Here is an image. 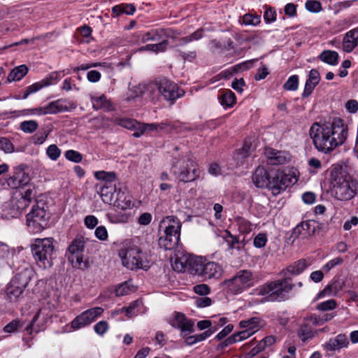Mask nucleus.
I'll list each match as a JSON object with an SVG mask.
<instances>
[{"mask_svg":"<svg viewBox=\"0 0 358 358\" xmlns=\"http://www.w3.org/2000/svg\"><path fill=\"white\" fill-rule=\"evenodd\" d=\"M26 217L27 225L34 232L43 230L47 227L50 218L49 213L43 206H40L38 203L32 207Z\"/></svg>","mask_w":358,"mask_h":358,"instance_id":"9b49d317","label":"nucleus"},{"mask_svg":"<svg viewBox=\"0 0 358 358\" xmlns=\"http://www.w3.org/2000/svg\"><path fill=\"white\" fill-rule=\"evenodd\" d=\"M24 164H20L14 170V173L10 176L8 180V185L12 189H17L24 185H27L30 181V177L27 173L25 172Z\"/></svg>","mask_w":358,"mask_h":358,"instance_id":"2eb2a0df","label":"nucleus"},{"mask_svg":"<svg viewBox=\"0 0 358 358\" xmlns=\"http://www.w3.org/2000/svg\"><path fill=\"white\" fill-rule=\"evenodd\" d=\"M257 282V278L251 270L241 269L230 279L225 280L223 285L231 293L238 294L255 286Z\"/></svg>","mask_w":358,"mask_h":358,"instance_id":"6e6552de","label":"nucleus"},{"mask_svg":"<svg viewBox=\"0 0 358 358\" xmlns=\"http://www.w3.org/2000/svg\"><path fill=\"white\" fill-rule=\"evenodd\" d=\"M358 45V27L348 31L343 38V50L351 52Z\"/></svg>","mask_w":358,"mask_h":358,"instance_id":"412c9836","label":"nucleus"},{"mask_svg":"<svg viewBox=\"0 0 358 358\" xmlns=\"http://www.w3.org/2000/svg\"><path fill=\"white\" fill-rule=\"evenodd\" d=\"M28 73V68L26 65L22 64L13 69L7 77V81L11 83L13 81L20 80Z\"/></svg>","mask_w":358,"mask_h":358,"instance_id":"c756f323","label":"nucleus"},{"mask_svg":"<svg viewBox=\"0 0 358 358\" xmlns=\"http://www.w3.org/2000/svg\"><path fill=\"white\" fill-rule=\"evenodd\" d=\"M38 127V124L35 120H26L20 123V128L25 133H33Z\"/></svg>","mask_w":358,"mask_h":358,"instance_id":"de8ad7c7","label":"nucleus"},{"mask_svg":"<svg viewBox=\"0 0 358 358\" xmlns=\"http://www.w3.org/2000/svg\"><path fill=\"white\" fill-rule=\"evenodd\" d=\"M181 222L176 216L169 215L160 222L159 227L164 228V236L159 238V245L166 250L175 249L180 241Z\"/></svg>","mask_w":358,"mask_h":358,"instance_id":"20e7f679","label":"nucleus"},{"mask_svg":"<svg viewBox=\"0 0 358 358\" xmlns=\"http://www.w3.org/2000/svg\"><path fill=\"white\" fill-rule=\"evenodd\" d=\"M308 266V264L306 259H301L289 265L286 268V271L293 275H297L301 273Z\"/></svg>","mask_w":358,"mask_h":358,"instance_id":"7c9ffc66","label":"nucleus"},{"mask_svg":"<svg viewBox=\"0 0 358 358\" xmlns=\"http://www.w3.org/2000/svg\"><path fill=\"white\" fill-rule=\"evenodd\" d=\"M189 272L197 275L204 280L218 279L222 276V268L214 262H207L201 257H192L189 261Z\"/></svg>","mask_w":358,"mask_h":358,"instance_id":"423d86ee","label":"nucleus"},{"mask_svg":"<svg viewBox=\"0 0 358 358\" xmlns=\"http://www.w3.org/2000/svg\"><path fill=\"white\" fill-rule=\"evenodd\" d=\"M67 257L73 267L76 268L84 271L89 266L87 261L83 259V253L74 255H68Z\"/></svg>","mask_w":358,"mask_h":358,"instance_id":"2f4dec72","label":"nucleus"},{"mask_svg":"<svg viewBox=\"0 0 358 358\" xmlns=\"http://www.w3.org/2000/svg\"><path fill=\"white\" fill-rule=\"evenodd\" d=\"M158 129V124L157 123H151V124H144L141 123V131H134L133 133V136L136 138H138L141 136L145 131H154Z\"/></svg>","mask_w":358,"mask_h":358,"instance_id":"603ef678","label":"nucleus"},{"mask_svg":"<svg viewBox=\"0 0 358 358\" xmlns=\"http://www.w3.org/2000/svg\"><path fill=\"white\" fill-rule=\"evenodd\" d=\"M314 224L315 222L310 220L301 222L293 229L292 236L296 238L300 236L306 238L313 235L315 230Z\"/></svg>","mask_w":358,"mask_h":358,"instance_id":"6ab92c4d","label":"nucleus"},{"mask_svg":"<svg viewBox=\"0 0 358 358\" xmlns=\"http://www.w3.org/2000/svg\"><path fill=\"white\" fill-rule=\"evenodd\" d=\"M90 324V323L87 319L84 312H83L80 315L75 317L71 322V327L74 329H78L89 325Z\"/></svg>","mask_w":358,"mask_h":358,"instance_id":"49530a36","label":"nucleus"},{"mask_svg":"<svg viewBox=\"0 0 358 358\" xmlns=\"http://www.w3.org/2000/svg\"><path fill=\"white\" fill-rule=\"evenodd\" d=\"M236 222L238 231L241 234H248L252 231V224L248 220L242 217H237L236 218Z\"/></svg>","mask_w":358,"mask_h":358,"instance_id":"a19ab883","label":"nucleus"},{"mask_svg":"<svg viewBox=\"0 0 358 358\" xmlns=\"http://www.w3.org/2000/svg\"><path fill=\"white\" fill-rule=\"evenodd\" d=\"M299 87V77L296 75L290 76L283 85V88L287 91H296Z\"/></svg>","mask_w":358,"mask_h":358,"instance_id":"8fccbe9b","label":"nucleus"},{"mask_svg":"<svg viewBox=\"0 0 358 358\" xmlns=\"http://www.w3.org/2000/svg\"><path fill=\"white\" fill-rule=\"evenodd\" d=\"M194 292L201 296H206L210 293V287L206 284L196 285L193 287Z\"/></svg>","mask_w":358,"mask_h":358,"instance_id":"e2e57ef3","label":"nucleus"},{"mask_svg":"<svg viewBox=\"0 0 358 358\" xmlns=\"http://www.w3.org/2000/svg\"><path fill=\"white\" fill-rule=\"evenodd\" d=\"M265 155L267 157V163L271 165L283 164L288 159L286 152L270 148L265 149Z\"/></svg>","mask_w":358,"mask_h":358,"instance_id":"aec40b11","label":"nucleus"},{"mask_svg":"<svg viewBox=\"0 0 358 358\" xmlns=\"http://www.w3.org/2000/svg\"><path fill=\"white\" fill-rule=\"evenodd\" d=\"M130 214L115 210L108 214V218L111 223H127L130 217Z\"/></svg>","mask_w":358,"mask_h":358,"instance_id":"473e14b6","label":"nucleus"},{"mask_svg":"<svg viewBox=\"0 0 358 358\" xmlns=\"http://www.w3.org/2000/svg\"><path fill=\"white\" fill-rule=\"evenodd\" d=\"M169 42L167 40H162L156 44H148L139 48V51L149 50L155 52H164L166 50Z\"/></svg>","mask_w":358,"mask_h":358,"instance_id":"58836bf2","label":"nucleus"},{"mask_svg":"<svg viewBox=\"0 0 358 358\" xmlns=\"http://www.w3.org/2000/svg\"><path fill=\"white\" fill-rule=\"evenodd\" d=\"M344 282L341 280H334L330 285L320 293V295L335 296L342 290Z\"/></svg>","mask_w":358,"mask_h":358,"instance_id":"bb28decb","label":"nucleus"},{"mask_svg":"<svg viewBox=\"0 0 358 358\" xmlns=\"http://www.w3.org/2000/svg\"><path fill=\"white\" fill-rule=\"evenodd\" d=\"M103 309L102 308L95 307L84 311V313L90 323L91 324L92 322L95 320V319L98 316L101 315L103 313Z\"/></svg>","mask_w":358,"mask_h":358,"instance_id":"09e8293b","label":"nucleus"},{"mask_svg":"<svg viewBox=\"0 0 358 358\" xmlns=\"http://www.w3.org/2000/svg\"><path fill=\"white\" fill-rule=\"evenodd\" d=\"M169 323L173 328L180 330V336H185V332L193 333L194 331V322L180 312H175L173 315L169 319Z\"/></svg>","mask_w":358,"mask_h":358,"instance_id":"4468645a","label":"nucleus"},{"mask_svg":"<svg viewBox=\"0 0 358 358\" xmlns=\"http://www.w3.org/2000/svg\"><path fill=\"white\" fill-rule=\"evenodd\" d=\"M218 99L222 106L226 108L232 107L236 103V95L230 90H223L220 92Z\"/></svg>","mask_w":358,"mask_h":358,"instance_id":"a878e982","label":"nucleus"},{"mask_svg":"<svg viewBox=\"0 0 358 358\" xmlns=\"http://www.w3.org/2000/svg\"><path fill=\"white\" fill-rule=\"evenodd\" d=\"M148 89L158 90L164 98L171 101V103L185 94V91L180 89L177 84L165 78L160 79L155 83L150 84Z\"/></svg>","mask_w":358,"mask_h":358,"instance_id":"9d476101","label":"nucleus"},{"mask_svg":"<svg viewBox=\"0 0 358 358\" xmlns=\"http://www.w3.org/2000/svg\"><path fill=\"white\" fill-rule=\"evenodd\" d=\"M36 192L34 188H28L20 194L21 202H29L31 203L36 196Z\"/></svg>","mask_w":358,"mask_h":358,"instance_id":"864d4df0","label":"nucleus"},{"mask_svg":"<svg viewBox=\"0 0 358 358\" xmlns=\"http://www.w3.org/2000/svg\"><path fill=\"white\" fill-rule=\"evenodd\" d=\"M299 336H300L303 341H305L308 338L311 337L312 331L311 329L309 327L308 324L306 323L301 324L299 331Z\"/></svg>","mask_w":358,"mask_h":358,"instance_id":"13d9d810","label":"nucleus"},{"mask_svg":"<svg viewBox=\"0 0 358 358\" xmlns=\"http://www.w3.org/2000/svg\"><path fill=\"white\" fill-rule=\"evenodd\" d=\"M294 287L290 278L268 282L256 289L257 295L264 296V301H282L287 299L286 294Z\"/></svg>","mask_w":358,"mask_h":358,"instance_id":"7ed1b4c3","label":"nucleus"},{"mask_svg":"<svg viewBox=\"0 0 358 358\" xmlns=\"http://www.w3.org/2000/svg\"><path fill=\"white\" fill-rule=\"evenodd\" d=\"M76 105L66 99H59L50 102L48 105L42 107L31 109V113H36L39 115L47 114H56L61 112L69 111L75 109Z\"/></svg>","mask_w":358,"mask_h":358,"instance_id":"f8f14e48","label":"nucleus"},{"mask_svg":"<svg viewBox=\"0 0 358 358\" xmlns=\"http://www.w3.org/2000/svg\"><path fill=\"white\" fill-rule=\"evenodd\" d=\"M267 242L266 234H258L254 238L253 244L257 248H262L265 246Z\"/></svg>","mask_w":358,"mask_h":358,"instance_id":"052dcab7","label":"nucleus"},{"mask_svg":"<svg viewBox=\"0 0 358 358\" xmlns=\"http://www.w3.org/2000/svg\"><path fill=\"white\" fill-rule=\"evenodd\" d=\"M224 240L229 249H236L238 250L241 249V246L238 238L236 236H233L229 231H226Z\"/></svg>","mask_w":358,"mask_h":358,"instance_id":"c03bdc74","label":"nucleus"},{"mask_svg":"<svg viewBox=\"0 0 358 358\" xmlns=\"http://www.w3.org/2000/svg\"><path fill=\"white\" fill-rule=\"evenodd\" d=\"M309 135L317 150L329 153L344 143L348 136V127L342 119L334 118L324 123H313Z\"/></svg>","mask_w":358,"mask_h":358,"instance_id":"f257e3e1","label":"nucleus"},{"mask_svg":"<svg viewBox=\"0 0 358 358\" xmlns=\"http://www.w3.org/2000/svg\"><path fill=\"white\" fill-rule=\"evenodd\" d=\"M0 150L5 153H12L15 152V147L8 138L0 137Z\"/></svg>","mask_w":358,"mask_h":358,"instance_id":"3c124183","label":"nucleus"},{"mask_svg":"<svg viewBox=\"0 0 358 358\" xmlns=\"http://www.w3.org/2000/svg\"><path fill=\"white\" fill-rule=\"evenodd\" d=\"M192 258L176 257L172 263L173 269L177 272H185L186 270L189 271V261Z\"/></svg>","mask_w":358,"mask_h":358,"instance_id":"c9c22d12","label":"nucleus"},{"mask_svg":"<svg viewBox=\"0 0 358 358\" xmlns=\"http://www.w3.org/2000/svg\"><path fill=\"white\" fill-rule=\"evenodd\" d=\"M331 183L335 197L338 200L348 201L357 194L356 183L341 166H334L331 169Z\"/></svg>","mask_w":358,"mask_h":358,"instance_id":"f03ea898","label":"nucleus"},{"mask_svg":"<svg viewBox=\"0 0 358 358\" xmlns=\"http://www.w3.org/2000/svg\"><path fill=\"white\" fill-rule=\"evenodd\" d=\"M46 153L52 160L55 161L59 157L61 150L56 145L52 144L47 148Z\"/></svg>","mask_w":358,"mask_h":358,"instance_id":"4d7b16f0","label":"nucleus"},{"mask_svg":"<svg viewBox=\"0 0 358 358\" xmlns=\"http://www.w3.org/2000/svg\"><path fill=\"white\" fill-rule=\"evenodd\" d=\"M345 108L348 113H355L358 110V101L355 99H350L345 103Z\"/></svg>","mask_w":358,"mask_h":358,"instance_id":"338daca9","label":"nucleus"},{"mask_svg":"<svg viewBox=\"0 0 358 358\" xmlns=\"http://www.w3.org/2000/svg\"><path fill=\"white\" fill-rule=\"evenodd\" d=\"M277 13L275 10L271 7H266V10L264 14V19L266 23H271L276 20Z\"/></svg>","mask_w":358,"mask_h":358,"instance_id":"680f3d73","label":"nucleus"},{"mask_svg":"<svg viewBox=\"0 0 358 358\" xmlns=\"http://www.w3.org/2000/svg\"><path fill=\"white\" fill-rule=\"evenodd\" d=\"M203 37V29H199L190 34L189 36L182 37L178 40V43L175 45L176 48L182 46L193 41H197Z\"/></svg>","mask_w":358,"mask_h":358,"instance_id":"e433bc0d","label":"nucleus"},{"mask_svg":"<svg viewBox=\"0 0 358 358\" xmlns=\"http://www.w3.org/2000/svg\"><path fill=\"white\" fill-rule=\"evenodd\" d=\"M91 101L92 108L95 110H103L104 111H111L114 110L112 103L104 94L99 96H92Z\"/></svg>","mask_w":358,"mask_h":358,"instance_id":"5701e85b","label":"nucleus"},{"mask_svg":"<svg viewBox=\"0 0 358 358\" xmlns=\"http://www.w3.org/2000/svg\"><path fill=\"white\" fill-rule=\"evenodd\" d=\"M171 172L183 182L194 181L199 177L198 165L187 156H182L179 159L174 158Z\"/></svg>","mask_w":358,"mask_h":358,"instance_id":"0eeeda50","label":"nucleus"},{"mask_svg":"<svg viewBox=\"0 0 358 358\" xmlns=\"http://www.w3.org/2000/svg\"><path fill=\"white\" fill-rule=\"evenodd\" d=\"M163 38V29H152L143 34L141 36V42L146 43L149 41H158Z\"/></svg>","mask_w":358,"mask_h":358,"instance_id":"72a5a7b5","label":"nucleus"},{"mask_svg":"<svg viewBox=\"0 0 358 358\" xmlns=\"http://www.w3.org/2000/svg\"><path fill=\"white\" fill-rule=\"evenodd\" d=\"M115 192V185L113 186L108 185H103L99 190L100 196L102 198L103 202H110L112 201V196L113 193Z\"/></svg>","mask_w":358,"mask_h":358,"instance_id":"4c0bfd02","label":"nucleus"},{"mask_svg":"<svg viewBox=\"0 0 358 358\" xmlns=\"http://www.w3.org/2000/svg\"><path fill=\"white\" fill-rule=\"evenodd\" d=\"M261 22V17L257 14L246 13L241 19V23L245 25L257 26Z\"/></svg>","mask_w":358,"mask_h":358,"instance_id":"37998d69","label":"nucleus"},{"mask_svg":"<svg viewBox=\"0 0 358 358\" xmlns=\"http://www.w3.org/2000/svg\"><path fill=\"white\" fill-rule=\"evenodd\" d=\"M58 72H52L49 73L45 78H43L41 81L35 83L29 86L23 95V99H27L30 94L36 92L43 87L52 85L55 81H56L58 79Z\"/></svg>","mask_w":358,"mask_h":358,"instance_id":"dca6fc26","label":"nucleus"},{"mask_svg":"<svg viewBox=\"0 0 358 358\" xmlns=\"http://www.w3.org/2000/svg\"><path fill=\"white\" fill-rule=\"evenodd\" d=\"M260 319L257 317H252L249 320H242L239 324L241 328L247 329L252 331V333L257 332L259 329Z\"/></svg>","mask_w":358,"mask_h":358,"instance_id":"f704fd0d","label":"nucleus"},{"mask_svg":"<svg viewBox=\"0 0 358 358\" xmlns=\"http://www.w3.org/2000/svg\"><path fill=\"white\" fill-rule=\"evenodd\" d=\"M292 183V179L289 176L285 174L283 172L277 171L271 173L267 188L271 190L273 195H278Z\"/></svg>","mask_w":358,"mask_h":358,"instance_id":"ddd939ff","label":"nucleus"},{"mask_svg":"<svg viewBox=\"0 0 358 358\" xmlns=\"http://www.w3.org/2000/svg\"><path fill=\"white\" fill-rule=\"evenodd\" d=\"M317 85L318 84H317V83H314L312 82L310 83L308 80H306L304 90H303V92L301 95L302 97L303 98L308 97L312 94L313 90Z\"/></svg>","mask_w":358,"mask_h":358,"instance_id":"69168bd1","label":"nucleus"},{"mask_svg":"<svg viewBox=\"0 0 358 358\" xmlns=\"http://www.w3.org/2000/svg\"><path fill=\"white\" fill-rule=\"evenodd\" d=\"M336 302L334 299H329L317 305V309L322 311L333 310L336 308Z\"/></svg>","mask_w":358,"mask_h":358,"instance_id":"5fc2aeb1","label":"nucleus"},{"mask_svg":"<svg viewBox=\"0 0 358 358\" xmlns=\"http://www.w3.org/2000/svg\"><path fill=\"white\" fill-rule=\"evenodd\" d=\"M119 255L122 264L127 268L134 270L142 268L147 270L149 268L145 255L136 246H129L122 248Z\"/></svg>","mask_w":358,"mask_h":358,"instance_id":"1a4fd4ad","label":"nucleus"},{"mask_svg":"<svg viewBox=\"0 0 358 358\" xmlns=\"http://www.w3.org/2000/svg\"><path fill=\"white\" fill-rule=\"evenodd\" d=\"M349 345V341L347 336L344 334H340L334 338H331L327 343H325L324 347L327 350L335 351L339 350L343 348H346Z\"/></svg>","mask_w":358,"mask_h":358,"instance_id":"4be33fe9","label":"nucleus"},{"mask_svg":"<svg viewBox=\"0 0 358 358\" xmlns=\"http://www.w3.org/2000/svg\"><path fill=\"white\" fill-rule=\"evenodd\" d=\"M94 176L97 180L105 182V185H108L114 182L116 179V174L115 172H106L104 171H96Z\"/></svg>","mask_w":358,"mask_h":358,"instance_id":"ea45409f","label":"nucleus"},{"mask_svg":"<svg viewBox=\"0 0 358 358\" xmlns=\"http://www.w3.org/2000/svg\"><path fill=\"white\" fill-rule=\"evenodd\" d=\"M31 248L34 258L41 268L45 269L52 266L55 247L52 238H36Z\"/></svg>","mask_w":358,"mask_h":358,"instance_id":"39448f33","label":"nucleus"},{"mask_svg":"<svg viewBox=\"0 0 358 358\" xmlns=\"http://www.w3.org/2000/svg\"><path fill=\"white\" fill-rule=\"evenodd\" d=\"M119 124L126 129L134 130L135 131H141V123L133 119H121Z\"/></svg>","mask_w":358,"mask_h":358,"instance_id":"79ce46f5","label":"nucleus"},{"mask_svg":"<svg viewBox=\"0 0 358 358\" xmlns=\"http://www.w3.org/2000/svg\"><path fill=\"white\" fill-rule=\"evenodd\" d=\"M90 324V323L87 319L84 312H83L80 315L75 317L71 322V327L74 329H78L89 325Z\"/></svg>","mask_w":358,"mask_h":358,"instance_id":"a18cd8bd","label":"nucleus"},{"mask_svg":"<svg viewBox=\"0 0 358 358\" xmlns=\"http://www.w3.org/2000/svg\"><path fill=\"white\" fill-rule=\"evenodd\" d=\"M85 245V239L82 236H77L74 240L72 241L70 245L68 248V255H74L82 254Z\"/></svg>","mask_w":358,"mask_h":358,"instance_id":"393cba45","label":"nucleus"},{"mask_svg":"<svg viewBox=\"0 0 358 358\" xmlns=\"http://www.w3.org/2000/svg\"><path fill=\"white\" fill-rule=\"evenodd\" d=\"M24 287L11 280L6 288V294L11 301L16 300L24 292Z\"/></svg>","mask_w":358,"mask_h":358,"instance_id":"cd10ccee","label":"nucleus"},{"mask_svg":"<svg viewBox=\"0 0 358 358\" xmlns=\"http://www.w3.org/2000/svg\"><path fill=\"white\" fill-rule=\"evenodd\" d=\"M113 205L115 208L122 210L131 209L134 206L131 196L121 191L117 193V198Z\"/></svg>","mask_w":358,"mask_h":358,"instance_id":"b1692460","label":"nucleus"},{"mask_svg":"<svg viewBox=\"0 0 358 358\" xmlns=\"http://www.w3.org/2000/svg\"><path fill=\"white\" fill-rule=\"evenodd\" d=\"M319 58L323 62L331 66H336L338 63V53L334 50H324L319 55Z\"/></svg>","mask_w":358,"mask_h":358,"instance_id":"c85d7f7f","label":"nucleus"},{"mask_svg":"<svg viewBox=\"0 0 358 358\" xmlns=\"http://www.w3.org/2000/svg\"><path fill=\"white\" fill-rule=\"evenodd\" d=\"M96 237L101 241H106L108 238V231L105 227L99 226L95 230Z\"/></svg>","mask_w":358,"mask_h":358,"instance_id":"774afa93","label":"nucleus"},{"mask_svg":"<svg viewBox=\"0 0 358 358\" xmlns=\"http://www.w3.org/2000/svg\"><path fill=\"white\" fill-rule=\"evenodd\" d=\"M271 174V173H268L264 167L259 166L252 175V182L258 188H267Z\"/></svg>","mask_w":358,"mask_h":358,"instance_id":"a211bd4d","label":"nucleus"},{"mask_svg":"<svg viewBox=\"0 0 358 358\" xmlns=\"http://www.w3.org/2000/svg\"><path fill=\"white\" fill-rule=\"evenodd\" d=\"M306 8L313 13H317L322 10V4L318 1L311 0L306 3Z\"/></svg>","mask_w":358,"mask_h":358,"instance_id":"bf43d9fd","label":"nucleus"},{"mask_svg":"<svg viewBox=\"0 0 358 358\" xmlns=\"http://www.w3.org/2000/svg\"><path fill=\"white\" fill-rule=\"evenodd\" d=\"M34 275V270L28 265H25L17 269L16 274L12 280L13 283H17L26 288Z\"/></svg>","mask_w":358,"mask_h":358,"instance_id":"f3484780","label":"nucleus"},{"mask_svg":"<svg viewBox=\"0 0 358 358\" xmlns=\"http://www.w3.org/2000/svg\"><path fill=\"white\" fill-rule=\"evenodd\" d=\"M66 158L75 163H79L83 160V155L78 151L69 150L65 152Z\"/></svg>","mask_w":358,"mask_h":358,"instance_id":"6e6d98bb","label":"nucleus"},{"mask_svg":"<svg viewBox=\"0 0 358 358\" xmlns=\"http://www.w3.org/2000/svg\"><path fill=\"white\" fill-rule=\"evenodd\" d=\"M94 331L99 335H103L108 329V324L106 321H100L94 327Z\"/></svg>","mask_w":358,"mask_h":358,"instance_id":"0e129e2a","label":"nucleus"}]
</instances>
